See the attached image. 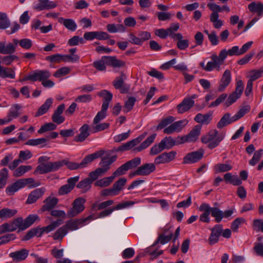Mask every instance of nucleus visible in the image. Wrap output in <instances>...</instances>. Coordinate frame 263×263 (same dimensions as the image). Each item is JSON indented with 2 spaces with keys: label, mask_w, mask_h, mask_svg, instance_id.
Returning a JSON list of instances; mask_svg holds the SVG:
<instances>
[{
  "label": "nucleus",
  "mask_w": 263,
  "mask_h": 263,
  "mask_svg": "<svg viewBox=\"0 0 263 263\" xmlns=\"http://www.w3.org/2000/svg\"><path fill=\"white\" fill-rule=\"evenodd\" d=\"M114 202L112 200H108L102 202L98 205H97V203H94L92 205V208L95 209L96 208V210H101L105 209L104 210L100 212L99 215V217L102 218L109 216L115 210H118L125 209L128 206L133 205L135 203V202L133 201H127L122 203H120L116 205V206H114L112 208L105 209L108 206L112 204Z\"/></svg>",
  "instance_id": "f257e3e1"
},
{
  "label": "nucleus",
  "mask_w": 263,
  "mask_h": 263,
  "mask_svg": "<svg viewBox=\"0 0 263 263\" xmlns=\"http://www.w3.org/2000/svg\"><path fill=\"white\" fill-rule=\"evenodd\" d=\"M223 138L224 135L222 134L219 133L216 129H213L202 136L201 141L203 143L207 144L208 148L213 149L219 144Z\"/></svg>",
  "instance_id": "f03ea898"
},
{
  "label": "nucleus",
  "mask_w": 263,
  "mask_h": 263,
  "mask_svg": "<svg viewBox=\"0 0 263 263\" xmlns=\"http://www.w3.org/2000/svg\"><path fill=\"white\" fill-rule=\"evenodd\" d=\"M62 166V160L53 162H47L46 163H41L36 167L34 174L35 175L44 174L49 172H55Z\"/></svg>",
  "instance_id": "7ed1b4c3"
},
{
  "label": "nucleus",
  "mask_w": 263,
  "mask_h": 263,
  "mask_svg": "<svg viewBox=\"0 0 263 263\" xmlns=\"http://www.w3.org/2000/svg\"><path fill=\"white\" fill-rule=\"evenodd\" d=\"M141 163V158L136 157L119 167L112 174L115 177L123 175L129 170L136 167Z\"/></svg>",
  "instance_id": "20e7f679"
},
{
  "label": "nucleus",
  "mask_w": 263,
  "mask_h": 263,
  "mask_svg": "<svg viewBox=\"0 0 263 263\" xmlns=\"http://www.w3.org/2000/svg\"><path fill=\"white\" fill-rule=\"evenodd\" d=\"M86 200L83 197H79L74 200L72 206L67 211V216L69 218L76 217L82 212L85 209L84 203Z\"/></svg>",
  "instance_id": "39448f33"
},
{
  "label": "nucleus",
  "mask_w": 263,
  "mask_h": 263,
  "mask_svg": "<svg viewBox=\"0 0 263 263\" xmlns=\"http://www.w3.org/2000/svg\"><path fill=\"white\" fill-rule=\"evenodd\" d=\"M126 76L121 72V76L117 77L112 82V85L116 89H119L121 93H127L130 89V85L124 82Z\"/></svg>",
  "instance_id": "423d86ee"
},
{
  "label": "nucleus",
  "mask_w": 263,
  "mask_h": 263,
  "mask_svg": "<svg viewBox=\"0 0 263 263\" xmlns=\"http://www.w3.org/2000/svg\"><path fill=\"white\" fill-rule=\"evenodd\" d=\"M187 123L188 121L186 119L173 122L170 126L164 129L163 132L166 134H171L174 132H180Z\"/></svg>",
  "instance_id": "0eeeda50"
},
{
  "label": "nucleus",
  "mask_w": 263,
  "mask_h": 263,
  "mask_svg": "<svg viewBox=\"0 0 263 263\" xmlns=\"http://www.w3.org/2000/svg\"><path fill=\"white\" fill-rule=\"evenodd\" d=\"M79 177L75 176L67 179V184L62 185L58 191L60 195H64L70 193L76 185V183L79 181Z\"/></svg>",
  "instance_id": "6e6552de"
},
{
  "label": "nucleus",
  "mask_w": 263,
  "mask_h": 263,
  "mask_svg": "<svg viewBox=\"0 0 263 263\" xmlns=\"http://www.w3.org/2000/svg\"><path fill=\"white\" fill-rule=\"evenodd\" d=\"M176 154L177 153L175 151L163 153L155 158L154 163L160 164L168 163L175 159Z\"/></svg>",
  "instance_id": "1a4fd4ad"
},
{
  "label": "nucleus",
  "mask_w": 263,
  "mask_h": 263,
  "mask_svg": "<svg viewBox=\"0 0 263 263\" xmlns=\"http://www.w3.org/2000/svg\"><path fill=\"white\" fill-rule=\"evenodd\" d=\"M211 233L209 238V242L211 245L217 243L219 237L222 232V225L221 224H216L211 229Z\"/></svg>",
  "instance_id": "9d476101"
},
{
  "label": "nucleus",
  "mask_w": 263,
  "mask_h": 263,
  "mask_svg": "<svg viewBox=\"0 0 263 263\" xmlns=\"http://www.w3.org/2000/svg\"><path fill=\"white\" fill-rule=\"evenodd\" d=\"M92 219V216L90 215L84 218H81L77 220H70L68 221L64 227L66 229L73 231L79 229L80 226H82L83 224L86 222L88 220Z\"/></svg>",
  "instance_id": "9b49d317"
},
{
  "label": "nucleus",
  "mask_w": 263,
  "mask_h": 263,
  "mask_svg": "<svg viewBox=\"0 0 263 263\" xmlns=\"http://www.w3.org/2000/svg\"><path fill=\"white\" fill-rule=\"evenodd\" d=\"M203 156V151H195L187 154L183 158L184 164H190L197 162L201 160Z\"/></svg>",
  "instance_id": "f8f14e48"
},
{
  "label": "nucleus",
  "mask_w": 263,
  "mask_h": 263,
  "mask_svg": "<svg viewBox=\"0 0 263 263\" xmlns=\"http://www.w3.org/2000/svg\"><path fill=\"white\" fill-rule=\"evenodd\" d=\"M57 4L49 0H38V3L34 5L33 9L37 11L51 9L55 8Z\"/></svg>",
  "instance_id": "ddd939ff"
},
{
  "label": "nucleus",
  "mask_w": 263,
  "mask_h": 263,
  "mask_svg": "<svg viewBox=\"0 0 263 263\" xmlns=\"http://www.w3.org/2000/svg\"><path fill=\"white\" fill-rule=\"evenodd\" d=\"M29 250L22 249L20 250L11 252L9 254V257L15 262H20L26 259L29 254Z\"/></svg>",
  "instance_id": "4468645a"
},
{
  "label": "nucleus",
  "mask_w": 263,
  "mask_h": 263,
  "mask_svg": "<svg viewBox=\"0 0 263 263\" xmlns=\"http://www.w3.org/2000/svg\"><path fill=\"white\" fill-rule=\"evenodd\" d=\"M65 106L64 104H61L58 106L54 110L51 116V119L54 123L60 124L65 121L64 117L62 116V113L65 109Z\"/></svg>",
  "instance_id": "2eb2a0df"
},
{
  "label": "nucleus",
  "mask_w": 263,
  "mask_h": 263,
  "mask_svg": "<svg viewBox=\"0 0 263 263\" xmlns=\"http://www.w3.org/2000/svg\"><path fill=\"white\" fill-rule=\"evenodd\" d=\"M45 189L44 187L38 188L32 191L28 195L26 201L27 204H32L35 202L44 195Z\"/></svg>",
  "instance_id": "dca6fc26"
},
{
  "label": "nucleus",
  "mask_w": 263,
  "mask_h": 263,
  "mask_svg": "<svg viewBox=\"0 0 263 263\" xmlns=\"http://www.w3.org/2000/svg\"><path fill=\"white\" fill-rule=\"evenodd\" d=\"M231 74L230 70L227 69L223 73L218 86L220 92L223 91L231 81Z\"/></svg>",
  "instance_id": "f3484780"
},
{
  "label": "nucleus",
  "mask_w": 263,
  "mask_h": 263,
  "mask_svg": "<svg viewBox=\"0 0 263 263\" xmlns=\"http://www.w3.org/2000/svg\"><path fill=\"white\" fill-rule=\"evenodd\" d=\"M195 102L191 99L184 98L183 101L177 106L178 114H183L190 110L194 105Z\"/></svg>",
  "instance_id": "a211bd4d"
},
{
  "label": "nucleus",
  "mask_w": 263,
  "mask_h": 263,
  "mask_svg": "<svg viewBox=\"0 0 263 263\" xmlns=\"http://www.w3.org/2000/svg\"><path fill=\"white\" fill-rule=\"evenodd\" d=\"M117 158V156L109 157V155L102 157L99 164L101 165V168L105 173L110 169V165L116 160Z\"/></svg>",
  "instance_id": "6ab92c4d"
},
{
  "label": "nucleus",
  "mask_w": 263,
  "mask_h": 263,
  "mask_svg": "<svg viewBox=\"0 0 263 263\" xmlns=\"http://www.w3.org/2000/svg\"><path fill=\"white\" fill-rule=\"evenodd\" d=\"M103 58L106 59V64L114 68H121L125 66V62L119 60L115 56H103Z\"/></svg>",
  "instance_id": "aec40b11"
},
{
  "label": "nucleus",
  "mask_w": 263,
  "mask_h": 263,
  "mask_svg": "<svg viewBox=\"0 0 263 263\" xmlns=\"http://www.w3.org/2000/svg\"><path fill=\"white\" fill-rule=\"evenodd\" d=\"M89 126L88 124L83 125L79 129L80 133L74 138V141L77 142L84 141L90 135Z\"/></svg>",
  "instance_id": "412c9836"
},
{
  "label": "nucleus",
  "mask_w": 263,
  "mask_h": 263,
  "mask_svg": "<svg viewBox=\"0 0 263 263\" xmlns=\"http://www.w3.org/2000/svg\"><path fill=\"white\" fill-rule=\"evenodd\" d=\"M235 211L234 209H231L230 210H226L224 212L220 210L219 208L217 210H216L215 212V221L219 223L220 222L223 218H228L229 217L231 216L232 214L234 213Z\"/></svg>",
  "instance_id": "4be33fe9"
},
{
  "label": "nucleus",
  "mask_w": 263,
  "mask_h": 263,
  "mask_svg": "<svg viewBox=\"0 0 263 263\" xmlns=\"http://www.w3.org/2000/svg\"><path fill=\"white\" fill-rule=\"evenodd\" d=\"M103 154V152L102 151H98L95 153L91 154L86 156L80 163V165L81 168L86 167L89 163H91L94 160L101 157Z\"/></svg>",
  "instance_id": "5701e85b"
},
{
  "label": "nucleus",
  "mask_w": 263,
  "mask_h": 263,
  "mask_svg": "<svg viewBox=\"0 0 263 263\" xmlns=\"http://www.w3.org/2000/svg\"><path fill=\"white\" fill-rule=\"evenodd\" d=\"M33 78V82L39 81L43 82L48 79L51 76L49 71L47 70H37L34 71L32 73Z\"/></svg>",
  "instance_id": "b1692460"
},
{
  "label": "nucleus",
  "mask_w": 263,
  "mask_h": 263,
  "mask_svg": "<svg viewBox=\"0 0 263 263\" xmlns=\"http://www.w3.org/2000/svg\"><path fill=\"white\" fill-rule=\"evenodd\" d=\"M212 113L209 112L205 114L199 113L196 115L194 120L198 123L208 125L212 120Z\"/></svg>",
  "instance_id": "393cba45"
},
{
  "label": "nucleus",
  "mask_w": 263,
  "mask_h": 263,
  "mask_svg": "<svg viewBox=\"0 0 263 263\" xmlns=\"http://www.w3.org/2000/svg\"><path fill=\"white\" fill-rule=\"evenodd\" d=\"M140 176H147L155 171L156 166L154 163H145L138 167Z\"/></svg>",
  "instance_id": "a878e982"
},
{
  "label": "nucleus",
  "mask_w": 263,
  "mask_h": 263,
  "mask_svg": "<svg viewBox=\"0 0 263 263\" xmlns=\"http://www.w3.org/2000/svg\"><path fill=\"white\" fill-rule=\"evenodd\" d=\"M0 77L4 79L10 78L11 79H14L15 78L14 69L2 66L1 61H0Z\"/></svg>",
  "instance_id": "bb28decb"
},
{
  "label": "nucleus",
  "mask_w": 263,
  "mask_h": 263,
  "mask_svg": "<svg viewBox=\"0 0 263 263\" xmlns=\"http://www.w3.org/2000/svg\"><path fill=\"white\" fill-rule=\"evenodd\" d=\"M223 179L226 183L232 184L233 185L238 186L242 183L237 175H233L231 173H227L223 176Z\"/></svg>",
  "instance_id": "cd10ccee"
},
{
  "label": "nucleus",
  "mask_w": 263,
  "mask_h": 263,
  "mask_svg": "<svg viewBox=\"0 0 263 263\" xmlns=\"http://www.w3.org/2000/svg\"><path fill=\"white\" fill-rule=\"evenodd\" d=\"M58 199L55 197H48L44 201L45 204L43 205V211H49L52 210L58 203Z\"/></svg>",
  "instance_id": "c85d7f7f"
},
{
  "label": "nucleus",
  "mask_w": 263,
  "mask_h": 263,
  "mask_svg": "<svg viewBox=\"0 0 263 263\" xmlns=\"http://www.w3.org/2000/svg\"><path fill=\"white\" fill-rule=\"evenodd\" d=\"M201 129V126L200 125H196L194 126L193 128L187 135L190 142H195L198 139L200 134Z\"/></svg>",
  "instance_id": "c756f323"
},
{
  "label": "nucleus",
  "mask_w": 263,
  "mask_h": 263,
  "mask_svg": "<svg viewBox=\"0 0 263 263\" xmlns=\"http://www.w3.org/2000/svg\"><path fill=\"white\" fill-rule=\"evenodd\" d=\"M52 102V99L51 98H48L44 103L39 107L35 116L39 117L46 113L51 106Z\"/></svg>",
  "instance_id": "7c9ffc66"
},
{
  "label": "nucleus",
  "mask_w": 263,
  "mask_h": 263,
  "mask_svg": "<svg viewBox=\"0 0 263 263\" xmlns=\"http://www.w3.org/2000/svg\"><path fill=\"white\" fill-rule=\"evenodd\" d=\"M59 22L62 24L67 29L70 31H74L77 29V24L72 19L60 17Z\"/></svg>",
  "instance_id": "2f4dec72"
},
{
  "label": "nucleus",
  "mask_w": 263,
  "mask_h": 263,
  "mask_svg": "<svg viewBox=\"0 0 263 263\" xmlns=\"http://www.w3.org/2000/svg\"><path fill=\"white\" fill-rule=\"evenodd\" d=\"M92 181L89 177L80 181L77 185V187L81 189L82 193H86L91 188Z\"/></svg>",
  "instance_id": "473e14b6"
},
{
  "label": "nucleus",
  "mask_w": 263,
  "mask_h": 263,
  "mask_svg": "<svg viewBox=\"0 0 263 263\" xmlns=\"http://www.w3.org/2000/svg\"><path fill=\"white\" fill-rule=\"evenodd\" d=\"M248 9L251 12L257 13L261 15L263 12V4L260 2H252L248 5Z\"/></svg>",
  "instance_id": "72a5a7b5"
},
{
  "label": "nucleus",
  "mask_w": 263,
  "mask_h": 263,
  "mask_svg": "<svg viewBox=\"0 0 263 263\" xmlns=\"http://www.w3.org/2000/svg\"><path fill=\"white\" fill-rule=\"evenodd\" d=\"M20 180H18L11 185L8 186L6 189V193L9 196L13 195L16 192L23 188Z\"/></svg>",
  "instance_id": "f704fd0d"
},
{
  "label": "nucleus",
  "mask_w": 263,
  "mask_h": 263,
  "mask_svg": "<svg viewBox=\"0 0 263 263\" xmlns=\"http://www.w3.org/2000/svg\"><path fill=\"white\" fill-rule=\"evenodd\" d=\"M98 96L103 98V102L102 106L106 105L108 108L109 102L112 99V94L107 90H102L98 93Z\"/></svg>",
  "instance_id": "c9c22d12"
},
{
  "label": "nucleus",
  "mask_w": 263,
  "mask_h": 263,
  "mask_svg": "<svg viewBox=\"0 0 263 263\" xmlns=\"http://www.w3.org/2000/svg\"><path fill=\"white\" fill-rule=\"evenodd\" d=\"M156 134H153L150 136L147 137L145 140L141 143V144L136 147L135 149H136L138 152H140L143 149L148 147L154 141L156 137Z\"/></svg>",
  "instance_id": "e433bc0d"
},
{
  "label": "nucleus",
  "mask_w": 263,
  "mask_h": 263,
  "mask_svg": "<svg viewBox=\"0 0 263 263\" xmlns=\"http://www.w3.org/2000/svg\"><path fill=\"white\" fill-rule=\"evenodd\" d=\"M17 211L15 209L3 208L1 210V219H7L14 216L17 214Z\"/></svg>",
  "instance_id": "4c0bfd02"
},
{
  "label": "nucleus",
  "mask_w": 263,
  "mask_h": 263,
  "mask_svg": "<svg viewBox=\"0 0 263 263\" xmlns=\"http://www.w3.org/2000/svg\"><path fill=\"white\" fill-rule=\"evenodd\" d=\"M234 122H235V121H232V117H231L230 114L229 113H227L224 115L218 122L217 127L218 128H221Z\"/></svg>",
  "instance_id": "58836bf2"
},
{
  "label": "nucleus",
  "mask_w": 263,
  "mask_h": 263,
  "mask_svg": "<svg viewBox=\"0 0 263 263\" xmlns=\"http://www.w3.org/2000/svg\"><path fill=\"white\" fill-rule=\"evenodd\" d=\"M211 59H212V61L209 62L205 66L204 70L206 71H211L214 68L216 69L217 71H219L220 70V65L217 62V61L214 58L213 54L211 57Z\"/></svg>",
  "instance_id": "ea45409f"
},
{
  "label": "nucleus",
  "mask_w": 263,
  "mask_h": 263,
  "mask_svg": "<svg viewBox=\"0 0 263 263\" xmlns=\"http://www.w3.org/2000/svg\"><path fill=\"white\" fill-rule=\"evenodd\" d=\"M115 177L112 174L111 176L104 177L101 179L97 181L95 184L96 186L100 187H106L109 186L115 179Z\"/></svg>",
  "instance_id": "a19ab883"
},
{
  "label": "nucleus",
  "mask_w": 263,
  "mask_h": 263,
  "mask_svg": "<svg viewBox=\"0 0 263 263\" xmlns=\"http://www.w3.org/2000/svg\"><path fill=\"white\" fill-rule=\"evenodd\" d=\"M63 221L62 219H58L56 221L52 222L49 225L42 228L43 233H48L55 230L58 227L62 224Z\"/></svg>",
  "instance_id": "79ce46f5"
},
{
  "label": "nucleus",
  "mask_w": 263,
  "mask_h": 263,
  "mask_svg": "<svg viewBox=\"0 0 263 263\" xmlns=\"http://www.w3.org/2000/svg\"><path fill=\"white\" fill-rule=\"evenodd\" d=\"M11 222L13 227L14 231L17 229H18V231H22L26 230L24 223V219L22 217H20L15 218Z\"/></svg>",
  "instance_id": "37998d69"
},
{
  "label": "nucleus",
  "mask_w": 263,
  "mask_h": 263,
  "mask_svg": "<svg viewBox=\"0 0 263 263\" xmlns=\"http://www.w3.org/2000/svg\"><path fill=\"white\" fill-rule=\"evenodd\" d=\"M165 149H170L174 146L177 145L176 139H174L172 137H166L161 141Z\"/></svg>",
  "instance_id": "c03bdc74"
},
{
  "label": "nucleus",
  "mask_w": 263,
  "mask_h": 263,
  "mask_svg": "<svg viewBox=\"0 0 263 263\" xmlns=\"http://www.w3.org/2000/svg\"><path fill=\"white\" fill-rule=\"evenodd\" d=\"M40 218L36 214H30L25 219H24V223L25 229L29 228L32 226L36 221H39Z\"/></svg>",
  "instance_id": "a18cd8bd"
},
{
  "label": "nucleus",
  "mask_w": 263,
  "mask_h": 263,
  "mask_svg": "<svg viewBox=\"0 0 263 263\" xmlns=\"http://www.w3.org/2000/svg\"><path fill=\"white\" fill-rule=\"evenodd\" d=\"M263 73V67L258 69H253L249 72V81L253 82V81L260 78Z\"/></svg>",
  "instance_id": "49530a36"
},
{
  "label": "nucleus",
  "mask_w": 263,
  "mask_h": 263,
  "mask_svg": "<svg viewBox=\"0 0 263 263\" xmlns=\"http://www.w3.org/2000/svg\"><path fill=\"white\" fill-rule=\"evenodd\" d=\"M136 101V99L134 97H129L127 100L125 102L123 106V111L124 113H127L131 111Z\"/></svg>",
  "instance_id": "de8ad7c7"
},
{
  "label": "nucleus",
  "mask_w": 263,
  "mask_h": 263,
  "mask_svg": "<svg viewBox=\"0 0 263 263\" xmlns=\"http://www.w3.org/2000/svg\"><path fill=\"white\" fill-rule=\"evenodd\" d=\"M217 207H210V205L205 203H202L199 208L200 211L203 212V213L211 214L212 217L215 218V212L217 210Z\"/></svg>",
  "instance_id": "09e8293b"
},
{
  "label": "nucleus",
  "mask_w": 263,
  "mask_h": 263,
  "mask_svg": "<svg viewBox=\"0 0 263 263\" xmlns=\"http://www.w3.org/2000/svg\"><path fill=\"white\" fill-rule=\"evenodd\" d=\"M108 108L106 107V105L102 106L101 111H99L93 120V124H97L100 121L104 119L106 116V110Z\"/></svg>",
  "instance_id": "8fccbe9b"
},
{
  "label": "nucleus",
  "mask_w": 263,
  "mask_h": 263,
  "mask_svg": "<svg viewBox=\"0 0 263 263\" xmlns=\"http://www.w3.org/2000/svg\"><path fill=\"white\" fill-rule=\"evenodd\" d=\"M175 119L173 116H168L163 119L158 124L156 127L157 130H161L167 126L169 124H171L175 121Z\"/></svg>",
  "instance_id": "3c124183"
},
{
  "label": "nucleus",
  "mask_w": 263,
  "mask_h": 263,
  "mask_svg": "<svg viewBox=\"0 0 263 263\" xmlns=\"http://www.w3.org/2000/svg\"><path fill=\"white\" fill-rule=\"evenodd\" d=\"M31 168L32 167L30 165H21L14 171L13 176L15 177H21Z\"/></svg>",
  "instance_id": "603ef678"
},
{
  "label": "nucleus",
  "mask_w": 263,
  "mask_h": 263,
  "mask_svg": "<svg viewBox=\"0 0 263 263\" xmlns=\"http://www.w3.org/2000/svg\"><path fill=\"white\" fill-rule=\"evenodd\" d=\"M250 107L249 105L244 106L241 107L239 111L232 117V121H235L239 120L240 118L242 117L245 114L250 111Z\"/></svg>",
  "instance_id": "864d4df0"
},
{
  "label": "nucleus",
  "mask_w": 263,
  "mask_h": 263,
  "mask_svg": "<svg viewBox=\"0 0 263 263\" xmlns=\"http://www.w3.org/2000/svg\"><path fill=\"white\" fill-rule=\"evenodd\" d=\"M126 182L127 179L125 178H121L115 182L112 185V187L115 192L117 193V194L122 189Z\"/></svg>",
  "instance_id": "5fc2aeb1"
},
{
  "label": "nucleus",
  "mask_w": 263,
  "mask_h": 263,
  "mask_svg": "<svg viewBox=\"0 0 263 263\" xmlns=\"http://www.w3.org/2000/svg\"><path fill=\"white\" fill-rule=\"evenodd\" d=\"M106 59L101 58V60L95 61L92 65L93 66L99 71H105L106 70Z\"/></svg>",
  "instance_id": "6e6d98bb"
},
{
  "label": "nucleus",
  "mask_w": 263,
  "mask_h": 263,
  "mask_svg": "<svg viewBox=\"0 0 263 263\" xmlns=\"http://www.w3.org/2000/svg\"><path fill=\"white\" fill-rule=\"evenodd\" d=\"M10 21L5 13L0 12V29H5L10 26Z\"/></svg>",
  "instance_id": "4d7b16f0"
},
{
  "label": "nucleus",
  "mask_w": 263,
  "mask_h": 263,
  "mask_svg": "<svg viewBox=\"0 0 263 263\" xmlns=\"http://www.w3.org/2000/svg\"><path fill=\"white\" fill-rule=\"evenodd\" d=\"M67 233V230L66 227L63 226L60 228L53 235V238L54 240H61Z\"/></svg>",
  "instance_id": "13d9d810"
},
{
  "label": "nucleus",
  "mask_w": 263,
  "mask_h": 263,
  "mask_svg": "<svg viewBox=\"0 0 263 263\" xmlns=\"http://www.w3.org/2000/svg\"><path fill=\"white\" fill-rule=\"evenodd\" d=\"M104 174H105V172L101 167H99L95 171L90 172L88 176L89 178L93 182Z\"/></svg>",
  "instance_id": "bf43d9fd"
},
{
  "label": "nucleus",
  "mask_w": 263,
  "mask_h": 263,
  "mask_svg": "<svg viewBox=\"0 0 263 263\" xmlns=\"http://www.w3.org/2000/svg\"><path fill=\"white\" fill-rule=\"evenodd\" d=\"M214 58L217 61L220 65L224 64V60L226 59L228 55L227 50L226 49H222L219 52V55L217 56L216 54H213Z\"/></svg>",
  "instance_id": "052dcab7"
},
{
  "label": "nucleus",
  "mask_w": 263,
  "mask_h": 263,
  "mask_svg": "<svg viewBox=\"0 0 263 263\" xmlns=\"http://www.w3.org/2000/svg\"><path fill=\"white\" fill-rule=\"evenodd\" d=\"M263 154V149H260L256 151L252 157V158L249 161L250 165L254 166L257 163L261 158Z\"/></svg>",
  "instance_id": "680f3d73"
},
{
  "label": "nucleus",
  "mask_w": 263,
  "mask_h": 263,
  "mask_svg": "<svg viewBox=\"0 0 263 263\" xmlns=\"http://www.w3.org/2000/svg\"><path fill=\"white\" fill-rule=\"evenodd\" d=\"M57 125L53 123L49 122L45 124L42 126L41 128L37 131L39 134H43L46 132L51 131L55 129Z\"/></svg>",
  "instance_id": "e2e57ef3"
},
{
  "label": "nucleus",
  "mask_w": 263,
  "mask_h": 263,
  "mask_svg": "<svg viewBox=\"0 0 263 263\" xmlns=\"http://www.w3.org/2000/svg\"><path fill=\"white\" fill-rule=\"evenodd\" d=\"M246 219L243 217H237L232 221L231 224V228L234 232H237L241 224L246 222Z\"/></svg>",
  "instance_id": "0e129e2a"
},
{
  "label": "nucleus",
  "mask_w": 263,
  "mask_h": 263,
  "mask_svg": "<svg viewBox=\"0 0 263 263\" xmlns=\"http://www.w3.org/2000/svg\"><path fill=\"white\" fill-rule=\"evenodd\" d=\"M219 15H212L210 16V21L213 23V26L216 29H219L223 25V22L219 19Z\"/></svg>",
  "instance_id": "69168bd1"
},
{
  "label": "nucleus",
  "mask_w": 263,
  "mask_h": 263,
  "mask_svg": "<svg viewBox=\"0 0 263 263\" xmlns=\"http://www.w3.org/2000/svg\"><path fill=\"white\" fill-rule=\"evenodd\" d=\"M20 108L21 106L19 104L13 105L8 114V119L11 118L12 120V118H16L19 116L18 111Z\"/></svg>",
  "instance_id": "338daca9"
},
{
  "label": "nucleus",
  "mask_w": 263,
  "mask_h": 263,
  "mask_svg": "<svg viewBox=\"0 0 263 263\" xmlns=\"http://www.w3.org/2000/svg\"><path fill=\"white\" fill-rule=\"evenodd\" d=\"M165 149L163 145V143L161 142L158 144L154 145L151 148L149 154L151 155H156L161 153L163 150Z\"/></svg>",
  "instance_id": "774afa93"
}]
</instances>
